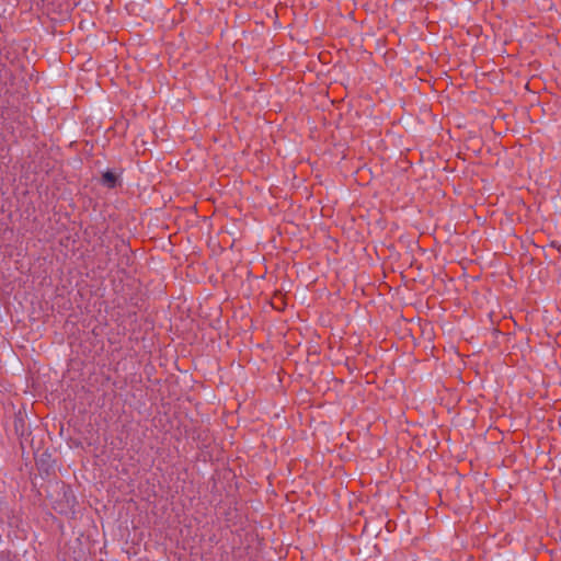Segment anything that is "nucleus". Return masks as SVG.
I'll use <instances>...</instances> for the list:
<instances>
[{
	"mask_svg": "<svg viewBox=\"0 0 561 561\" xmlns=\"http://www.w3.org/2000/svg\"><path fill=\"white\" fill-rule=\"evenodd\" d=\"M117 182H118V176L114 172L106 171L105 173H103L101 183L104 186H106L108 188H114L117 185Z\"/></svg>",
	"mask_w": 561,
	"mask_h": 561,
	"instance_id": "obj_1",
	"label": "nucleus"
}]
</instances>
